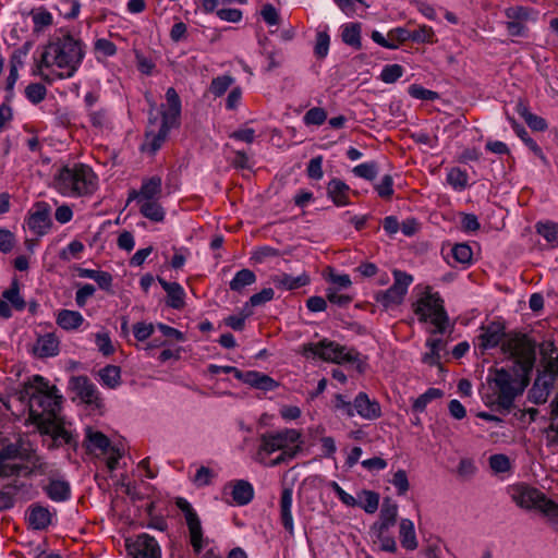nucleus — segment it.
Listing matches in <instances>:
<instances>
[{
    "label": "nucleus",
    "instance_id": "obj_21",
    "mask_svg": "<svg viewBox=\"0 0 558 558\" xmlns=\"http://www.w3.org/2000/svg\"><path fill=\"white\" fill-rule=\"evenodd\" d=\"M398 517V505L390 498H385L380 512L379 520L375 522L372 529L389 530L397 522Z\"/></svg>",
    "mask_w": 558,
    "mask_h": 558
},
{
    "label": "nucleus",
    "instance_id": "obj_52",
    "mask_svg": "<svg viewBox=\"0 0 558 558\" xmlns=\"http://www.w3.org/2000/svg\"><path fill=\"white\" fill-rule=\"evenodd\" d=\"M330 45V37L326 32H318L316 35V43L314 53L317 58H325L328 54Z\"/></svg>",
    "mask_w": 558,
    "mask_h": 558
},
{
    "label": "nucleus",
    "instance_id": "obj_39",
    "mask_svg": "<svg viewBox=\"0 0 558 558\" xmlns=\"http://www.w3.org/2000/svg\"><path fill=\"white\" fill-rule=\"evenodd\" d=\"M99 377L104 386L114 389L121 384V371L116 365H107L99 371Z\"/></svg>",
    "mask_w": 558,
    "mask_h": 558
},
{
    "label": "nucleus",
    "instance_id": "obj_43",
    "mask_svg": "<svg viewBox=\"0 0 558 558\" xmlns=\"http://www.w3.org/2000/svg\"><path fill=\"white\" fill-rule=\"evenodd\" d=\"M468 173L460 168H452L447 174V182L456 190L463 191L468 186Z\"/></svg>",
    "mask_w": 558,
    "mask_h": 558
},
{
    "label": "nucleus",
    "instance_id": "obj_48",
    "mask_svg": "<svg viewBox=\"0 0 558 558\" xmlns=\"http://www.w3.org/2000/svg\"><path fill=\"white\" fill-rule=\"evenodd\" d=\"M46 95L47 89L40 83H32L25 88L26 98L34 105L41 102Z\"/></svg>",
    "mask_w": 558,
    "mask_h": 558
},
{
    "label": "nucleus",
    "instance_id": "obj_11",
    "mask_svg": "<svg viewBox=\"0 0 558 558\" xmlns=\"http://www.w3.org/2000/svg\"><path fill=\"white\" fill-rule=\"evenodd\" d=\"M507 21L505 22L507 32L510 36L527 37L529 22H534L537 12L527 7H510L505 10Z\"/></svg>",
    "mask_w": 558,
    "mask_h": 558
},
{
    "label": "nucleus",
    "instance_id": "obj_55",
    "mask_svg": "<svg viewBox=\"0 0 558 558\" xmlns=\"http://www.w3.org/2000/svg\"><path fill=\"white\" fill-rule=\"evenodd\" d=\"M390 483L396 487L397 493H398L399 496L405 495L407 492L410 488L408 475H407V472L404 470H398L393 474Z\"/></svg>",
    "mask_w": 558,
    "mask_h": 558
},
{
    "label": "nucleus",
    "instance_id": "obj_49",
    "mask_svg": "<svg viewBox=\"0 0 558 558\" xmlns=\"http://www.w3.org/2000/svg\"><path fill=\"white\" fill-rule=\"evenodd\" d=\"M402 75L403 68L400 64H388L384 66L380 73V80L384 83L392 84L397 82Z\"/></svg>",
    "mask_w": 558,
    "mask_h": 558
},
{
    "label": "nucleus",
    "instance_id": "obj_41",
    "mask_svg": "<svg viewBox=\"0 0 558 558\" xmlns=\"http://www.w3.org/2000/svg\"><path fill=\"white\" fill-rule=\"evenodd\" d=\"M372 532L376 537V542L379 543L381 550L388 553H395L397 550V543L393 536L389 534V530L372 529Z\"/></svg>",
    "mask_w": 558,
    "mask_h": 558
},
{
    "label": "nucleus",
    "instance_id": "obj_61",
    "mask_svg": "<svg viewBox=\"0 0 558 558\" xmlns=\"http://www.w3.org/2000/svg\"><path fill=\"white\" fill-rule=\"evenodd\" d=\"M275 296V291L272 288H264L262 291L253 294L250 298V304L253 307L262 306L267 302L271 301Z\"/></svg>",
    "mask_w": 558,
    "mask_h": 558
},
{
    "label": "nucleus",
    "instance_id": "obj_59",
    "mask_svg": "<svg viewBox=\"0 0 558 558\" xmlns=\"http://www.w3.org/2000/svg\"><path fill=\"white\" fill-rule=\"evenodd\" d=\"M409 94L413 98L421 99V100H432L433 101L439 97L436 92L424 88L423 86L415 85V84L410 86Z\"/></svg>",
    "mask_w": 558,
    "mask_h": 558
},
{
    "label": "nucleus",
    "instance_id": "obj_8",
    "mask_svg": "<svg viewBox=\"0 0 558 558\" xmlns=\"http://www.w3.org/2000/svg\"><path fill=\"white\" fill-rule=\"evenodd\" d=\"M509 495L517 506L526 510H538L550 519L558 518V504L548 499L544 493L526 484L509 487Z\"/></svg>",
    "mask_w": 558,
    "mask_h": 558
},
{
    "label": "nucleus",
    "instance_id": "obj_13",
    "mask_svg": "<svg viewBox=\"0 0 558 558\" xmlns=\"http://www.w3.org/2000/svg\"><path fill=\"white\" fill-rule=\"evenodd\" d=\"M26 225L27 228L38 236L47 234L52 226L51 208L49 204L46 202H37L28 211Z\"/></svg>",
    "mask_w": 558,
    "mask_h": 558
},
{
    "label": "nucleus",
    "instance_id": "obj_31",
    "mask_svg": "<svg viewBox=\"0 0 558 558\" xmlns=\"http://www.w3.org/2000/svg\"><path fill=\"white\" fill-rule=\"evenodd\" d=\"M45 492L51 500L57 502L68 500L71 495L70 484L59 478H51L45 487Z\"/></svg>",
    "mask_w": 558,
    "mask_h": 558
},
{
    "label": "nucleus",
    "instance_id": "obj_19",
    "mask_svg": "<svg viewBox=\"0 0 558 558\" xmlns=\"http://www.w3.org/2000/svg\"><path fill=\"white\" fill-rule=\"evenodd\" d=\"M162 192V181L160 177H150L143 180L140 191H132L129 199H137V202L159 199Z\"/></svg>",
    "mask_w": 558,
    "mask_h": 558
},
{
    "label": "nucleus",
    "instance_id": "obj_40",
    "mask_svg": "<svg viewBox=\"0 0 558 558\" xmlns=\"http://www.w3.org/2000/svg\"><path fill=\"white\" fill-rule=\"evenodd\" d=\"M536 231L553 246H558V223L546 221L537 222Z\"/></svg>",
    "mask_w": 558,
    "mask_h": 558
},
{
    "label": "nucleus",
    "instance_id": "obj_18",
    "mask_svg": "<svg viewBox=\"0 0 558 558\" xmlns=\"http://www.w3.org/2000/svg\"><path fill=\"white\" fill-rule=\"evenodd\" d=\"M353 412L364 420L374 421L381 416V407L377 400H371L365 392H359L353 400Z\"/></svg>",
    "mask_w": 558,
    "mask_h": 558
},
{
    "label": "nucleus",
    "instance_id": "obj_33",
    "mask_svg": "<svg viewBox=\"0 0 558 558\" xmlns=\"http://www.w3.org/2000/svg\"><path fill=\"white\" fill-rule=\"evenodd\" d=\"M28 523L35 530H45L51 523V513L47 508L33 507L28 513Z\"/></svg>",
    "mask_w": 558,
    "mask_h": 558
},
{
    "label": "nucleus",
    "instance_id": "obj_36",
    "mask_svg": "<svg viewBox=\"0 0 558 558\" xmlns=\"http://www.w3.org/2000/svg\"><path fill=\"white\" fill-rule=\"evenodd\" d=\"M31 17L34 24L33 31L35 33L44 32L45 28L51 26L53 23L52 14L44 8L32 10Z\"/></svg>",
    "mask_w": 558,
    "mask_h": 558
},
{
    "label": "nucleus",
    "instance_id": "obj_56",
    "mask_svg": "<svg viewBox=\"0 0 558 558\" xmlns=\"http://www.w3.org/2000/svg\"><path fill=\"white\" fill-rule=\"evenodd\" d=\"M95 343L99 352L106 356L114 352V347L108 332H97L95 335Z\"/></svg>",
    "mask_w": 558,
    "mask_h": 558
},
{
    "label": "nucleus",
    "instance_id": "obj_7",
    "mask_svg": "<svg viewBox=\"0 0 558 558\" xmlns=\"http://www.w3.org/2000/svg\"><path fill=\"white\" fill-rule=\"evenodd\" d=\"M414 313L421 323L430 322L435 326L433 333H445L449 327L444 300L438 292H432L429 288L414 304Z\"/></svg>",
    "mask_w": 558,
    "mask_h": 558
},
{
    "label": "nucleus",
    "instance_id": "obj_14",
    "mask_svg": "<svg viewBox=\"0 0 558 558\" xmlns=\"http://www.w3.org/2000/svg\"><path fill=\"white\" fill-rule=\"evenodd\" d=\"M23 457L21 448L16 445H8L0 452V475L12 476L20 475L27 468L23 465Z\"/></svg>",
    "mask_w": 558,
    "mask_h": 558
},
{
    "label": "nucleus",
    "instance_id": "obj_24",
    "mask_svg": "<svg viewBox=\"0 0 558 558\" xmlns=\"http://www.w3.org/2000/svg\"><path fill=\"white\" fill-rule=\"evenodd\" d=\"M428 352L422 356V362L428 366H438L441 368V351L445 350L446 343L439 338H428L425 342Z\"/></svg>",
    "mask_w": 558,
    "mask_h": 558
},
{
    "label": "nucleus",
    "instance_id": "obj_10",
    "mask_svg": "<svg viewBox=\"0 0 558 558\" xmlns=\"http://www.w3.org/2000/svg\"><path fill=\"white\" fill-rule=\"evenodd\" d=\"M392 276V286L375 294V301L386 310L398 306L403 302L408 289L414 280L412 275L399 269H393Z\"/></svg>",
    "mask_w": 558,
    "mask_h": 558
},
{
    "label": "nucleus",
    "instance_id": "obj_34",
    "mask_svg": "<svg viewBox=\"0 0 558 558\" xmlns=\"http://www.w3.org/2000/svg\"><path fill=\"white\" fill-rule=\"evenodd\" d=\"M553 385L537 377L529 391V399L535 404H542L547 401V398L553 389Z\"/></svg>",
    "mask_w": 558,
    "mask_h": 558
},
{
    "label": "nucleus",
    "instance_id": "obj_5",
    "mask_svg": "<svg viewBox=\"0 0 558 558\" xmlns=\"http://www.w3.org/2000/svg\"><path fill=\"white\" fill-rule=\"evenodd\" d=\"M98 186V177L83 163L64 166L53 177V187L65 197L92 195Z\"/></svg>",
    "mask_w": 558,
    "mask_h": 558
},
{
    "label": "nucleus",
    "instance_id": "obj_3",
    "mask_svg": "<svg viewBox=\"0 0 558 558\" xmlns=\"http://www.w3.org/2000/svg\"><path fill=\"white\" fill-rule=\"evenodd\" d=\"M24 395L28 397L29 417L40 432L69 441L68 433L57 424L62 397L56 387L49 386L44 377L35 375L25 387Z\"/></svg>",
    "mask_w": 558,
    "mask_h": 558
},
{
    "label": "nucleus",
    "instance_id": "obj_20",
    "mask_svg": "<svg viewBox=\"0 0 558 558\" xmlns=\"http://www.w3.org/2000/svg\"><path fill=\"white\" fill-rule=\"evenodd\" d=\"M158 282L167 293V305L173 310H181L185 305V291L178 282H168L158 278Z\"/></svg>",
    "mask_w": 558,
    "mask_h": 558
},
{
    "label": "nucleus",
    "instance_id": "obj_58",
    "mask_svg": "<svg viewBox=\"0 0 558 558\" xmlns=\"http://www.w3.org/2000/svg\"><path fill=\"white\" fill-rule=\"evenodd\" d=\"M59 4L66 19H75L80 14L81 3L78 0H59Z\"/></svg>",
    "mask_w": 558,
    "mask_h": 558
},
{
    "label": "nucleus",
    "instance_id": "obj_4",
    "mask_svg": "<svg viewBox=\"0 0 558 558\" xmlns=\"http://www.w3.org/2000/svg\"><path fill=\"white\" fill-rule=\"evenodd\" d=\"M301 432L294 428L268 433L262 437L259 449L254 459L269 468L287 464L301 452Z\"/></svg>",
    "mask_w": 558,
    "mask_h": 558
},
{
    "label": "nucleus",
    "instance_id": "obj_1",
    "mask_svg": "<svg viewBox=\"0 0 558 558\" xmlns=\"http://www.w3.org/2000/svg\"><path fill=\"white\" fill-rule=\"evenodd\" d=\"M501 351L511 365L509 368L501 367L495 371L494 403L509 411L515 397L521 395L530 384V376L536 361V344L526 335L513 333L502 343Z\"/></svg>",
    "mask_w": 558,
    "mask_h": 558
},
{
    "label": "nucleus",
    "instance_id": "obj_26",
    "mask_svg": "<svg viewBox=\"0 0 558 558\" xmlns=\"http://www.w3.org/2000/svg\"><path fill=\"white\" fill-rule=\"evenodd\" d=\"M56 322L63 330L74 331L83 325L85 319L77 311L61 310L57 313Z\"/></svg>",
    "mask_w": 558,
    "mask_h": 558
},
{
    "label": "nucleus",
    "instance_id": "obj_6",
    "mask_svg": "<svg viewBox=\"0 0 558 558\" xmlns=\"http://www.w3.org/2000/svg\"><path fill=\"white\" fill-rule=\"evenodd\" d=\"M167 109L162 111V121L158 132L148 130L145 134V141L142 150L150 154L156 153L166 141L169 131L178 126L181 113V100L173 87L166 92Z\"/></svg>",
    "mask_w": 558,
    "mask_h": 558
},
{
    "label": "nucleus",
    "instance_id": "obj_47",
    "mask_svg": "<svg viewBox=\"0 0 558 558\" xmlns=\"http://www.w3.org/2000/svg\"><path fill=\"white\" fill-rule=\"evenodd\" d=\"M233 78L229 75H221L218 77H215L209 86V90L213 95L216 97L222 96L228 88L232 85Z\"/></svg>",
    "mask_w": 558,
    "mask_h": 558
},
{
    "label": "nucleus",
    "instance_id": "obj_35",
    "mask_svg": "<svg viewBox=\"0 0 558 558\" xmlns=\"http://www.w3.org/2000/svg\"><path fill=\"white\" fill-rule=\"evenodd\" d=\"M140 213L147 219L160 222L165 219V209L159 204V199L138 202Z\"/></svg>",
    "mask_w": 558,
    "mask_h": 558
},
{
    "label": "nucleus",
    "instance_id": "obj_53",
    "mask_svg": "<svg viewBox=\"0 0 558 558\" xmlns=\"http://www.w3.org/2000/svg\"><path fill=\"white\" fill-rule=\"evenodd\" d=\"M364 500L359 502L357 506L364 509L367 513H374L379 506V494L372 490H363Z\"/></svg>",
    "mask_w": 558,
    "mask_h": 558
},
{
    "label": "nucleus",
    "instance_id": "obj_63",
    "mask_svg": "<svg viewBox=\"0 0 558 558\" xmlns=\"http://www.w3.org/2000/svg\"><path fill=\"white\" fill-rule=\"evenodd\" d=\"M96 289L90 283L81 286L75 293V303L78 307H84L87 300L94 295Z\"/></svg>",
    "mask_w": 558,
    "mask_h": 558
},
{
    "label": "nucleus",
    "instance_id": "obj_54",
    "mask_svg": "<svg viewBox=\"0 0 558 558\" xmlns=\"http://www.w3.org/2000/svg\"><path fill=\"white\" fill-rule=\"evenodd\" d=\"M230 490V495L232 496V501L238 506L244 505V480H239L235 482L233 486L231 484L225 486L223 494L228 495V490Z\"/></svg>",
    "mask_w": 558,
    "mask_h": 558
},
{
    "label": "nucleus",
    "instance_id": "obj_22",
    "mask_svg": "<svg viewBox=\"0 0 558 558\" xmlns=\"http://www.w3.org/2000/svg\"><path fill=\"white\" fill-rule=\"evenodd\" d=\"M350 186L340 179H332L327 184V195L338 206H347L349 201Z\"/></svg>",
    "mask_w": 558,
    "mask_h": 558
},
{
    "label": "nucleus",
    "instance_id": "obj_60",
    "mask_svg": "<svg viewBox=\"0 0 558 558\" xmlns=\"http://www.w3.org/2000/svg\"><path fill=\"white\" fill-rule=\"evenodd\" d=\"M489 465L496 473H504L510 470V460L505 454H493L489 458Z\"/></svg>",
    "mask_w": 558,
    "mask_h": 558
},
{
    "label": "nucleus",
    "instance_id": "obj_51",
    "mask_svg": "<svg viewBox=\"0 0 558 558\" xmlns=\"http://www.w3.org/2000/svg\"><path fill=\"white\" fill-rule=\"evenodd\" d=\"M393 179L390 174L384 175L380 181L375 184L374 189L378 196L384 199H389L393 194Z\"/></svg>",
    "mask_w": 558,
    "mask_h": 558
},
{
    "label": "nucleus",
    "instance_id": "obj_15",
    "mask_svg": "<svg viewBox=\"0 0 558 558\" xmlns=\"http://www.w3.org/2000/svg\"><path fill=\"white\" fill-rule=\"evenodd\" d=\"M126 549L133 558H161L157 541L148 535L141 534L134 541H126Z\"/></svg>",
    "mask_w": 558,
    "mask_h": 558
},
{
    "label": "nucleus",
    "instance_id": "obj_38",
    "mask_svg": "<svg viewBox=\"0 0 558 558\" xmlns=\"http://www.w3.org/2000/svg\"><path fill=\"white\" fill-rule=\"evenodd\" d=\"M444 397V391L438 388H428L424 393L418 396L413 404L412 410L417 413H422L425 411L428 403L433 400L440 399Z\"/></svg>",
    "mask_w": 558,
    "mask_h": 558
},
{
    "label": "nucleus",
    "instance_id": "obj_9",
    "mask_svg": "<svg viewBox=\"0 0 558 558\" xmlns=\"http://www.w3.org/2000/svg\"><path fill=\"white\" fill-rule=\"evenodd\" d=\"M304 351L318 356L323 361L337 364L353 363L359 356V352L355 350L348 349L345 345H341L328 339H323L316 343L304 344Z\"/></svg>",
    "mask_w": 558,
    "mask_h": 558
},
{
    "label": "nucleus",
    "instance_id": "obj_12",
    "mask_svg": "<svg viewBox=\"0 0 558 558\" xmlns=\"http://www.w3.org/2000/svg\"><path fill=\"white\" fill-rule=\"evenodd\" d=\"M175 506L184 514L193 549L197 554L201 553L203 549V530L197 513L193 509L192 505L183 497H178L175 499Z\"/></svg>",
    "mask_w": 558,
    "mask_h": 558
},
{
    "label": "nucleus",
    "instance_id": "obj_23",
    "mask_svg": "<svg viewBox=\"0 0 558 558\" xmlns=\"http://www.w3.org/2000/svg\"><path fill=\"white\" fill-rule=\"evenodd\" d=\"M85 440L87 442V449L90 452L99 451V453H107L109 449L114 451L110 447L109 438L99 430L92 427L85 429Z\"/></svg>",
    "mask_w": 558,
    "mask_h": 558
},
{
    "label": "nucleus",
    "instance_id": "obj_30",
    "mask_svg": "<svg viewBox=\"0 0 558 558\" xmlns=\"http://www.w3.org/2000/svg\"><path fill=\"white\" fill-rule=\"evenodd\" d=\"M399 538L401 546L407 550H415L418 542L415 534L414 523L410 519H402L399 524Z\"/></svg>",
    "mask_w": 558,
    "mask_h": 558
},
{
    "label": "nucleus",
    "instance_id": "obj_62",
    "mask_svg": "<svg viewBox=\"0 0 558 558\" xmlns=\"http://www.w3.org/2000/svg\"><path fill=\"white\" fill-rule=\"evenodd\" d=\"M306 172L308 178L313 180H320L324 175L323 172V156H316L307 163Z\"/></svg>",
    "mask_w": 558,
    "mask_h": 558
},
{
    "label": "nucleus",
    "instance_id": "obj_42",
    "mask_svg": "<svg viewBox=\"0 0 558 558\" xmlns=\"http://www.w3.org/2000/svg\"><path fill=\"white\" fill-rule=\"evenodd\" d=\"M217 477V472L208 466L202 465L197 469L194 477L192 478L193 484L196 487H205L213 484V481Z\"/></svg>",
    "mask_w": 558,
    "mask_h": 558
},
{
    "label": "nucleus",
    "instance_id": "obj_45",
    "mask_svg": "<svg viewBox=\"0 0 558 558\" xmlns=\"http://www.w3.org/2000/svg\"><path fill=\"white\" fill-rule=\"evenodd\" d=\"M411 40L417 44H432L434 43V31L430 26H420L415 29H410Z\"/></svg>",
    "mask_w": 558,
    "mask_h": 558
},
{
    "label": "nucleus",
    "instance_id": "obj_17",
    "mask_svg": "<svg viewBox=\"0 0 558 558\" xmlns=\"http://www.w3.org/2000/svg\"><path fill=\"white\" fill-rule=\"evenodd\" d=\"M74 389L82 402L92 409H101L102 398L97 387L86 377H77L74 380Z\"/></svg>",
    "mask_w": 558,
    "mask_h": 558
},
{
    "label": "nucleus",
    "instance_id": "obj_46",
    "mask_svg": "<svg viewBox=\"0 0 558 558\" xmlns=\"http://www.w3.org/2000/svg\"><path fill=\"white\" fill-rule=\"evenodd\" d=\"M2 296L3 300L11 303L16 310L21 311L25 307V302L20 295L19 284L16 281H13L12 286L8 290L3 291Z\"/></svg>",
    "mask_w": 558,
    "mask_h": 558
},
{
    "label": "nucleus",
    "instance_id": "obj_27",
    "mask_svg": "<svg viewBox=\"0 0 558 558\" xmlns=\"http://www.w3.org/2000/svg\"><path fill=\"white\" fill-rule=\"evenodd\" d=\"M246 385L265 392L275 390L279 387V383L277 380L257 371L246 372Z\"/></svg>",
    "mask_w": 558,
    "mask_h": 558
},
{
    "label": "nucleus",
    "instance_id": "obj_25",
    "mask_svg": "<svg viewBox=\"0 0 558 558\" xmlns=\"http://www.w3.org/2000/svg\"><path fill=\"white\" fill-rule=\"evenodd\" d=\"M274 284L281 290H295L310 283V277L305 272L293 277L289 274H280L272 277Z\"/></svg>",
    "mask_w": 558,
    "mask_h": 558
},
{
    "label": "nucleus",
    "instance_id": "obj_37",
    "mask_svg": "<svg viewBox=\"0 0 558 558\" xmlns=\"http://www.w3.org/2000/svg\"><path fill=\"white\" fill-rule=\"evenodd\" d=\"M342 40L355 48L361 49V25L359 23H348L342 26Z\"/></svg>",
    "mask_w": 558,
    "mask_h": 558
},
{
    "label": "nucleus",
    "instance_id": "obj_44",
    "mask_svg": "<svg viewBox=\"0 0 558 558\" xmlns=\"http://www.w3.org/2000/svg\"><path fill=\"white\" fill-rule=\"evenodd\" d=\"M355 177L373 181L378 173V167L375 161L364 162L355 166L352 170Z\"/></svg>",
    "mask_w": 558,
    "mask_h": 558
},
{
    "label": "nucleus",
    "instance_id": "obj_29",
    "mask_svg": "<svg viewBox=\"0 0 558 558\" xmlns=\"http://www.w3.org/2000/svg\"><path fill=\"white\" fill-rule=\"evenodd\" d=\"M292 495L291 488H283L280 497V514L283 527L290 533H293V517H292Z\"/></svg>",
    "mask_w": 558,
    "mask_h": 558
},
{
    "label": "nucleus",
    "instance_id": "obj_64",
    "mask_svg": "<svg viewBox=\"0 0 558 558\" xmlns=\"http://www.w3.org/2000/svg\"><path fill=\"white\" fill-rule=\"evenodd\" d=\"M84 251V244L81 241L74 240L68 244L60 253V258L69 260L71 257H77Z\"/></svg>",
    "mask_w": 558,
    "mask_h": 558
},
{
    "label": "nucleus",
    "instance_id": "obj_28",
    "mask_svg": "<svg viewBox=\"0 0 558 558\" xmlns=\"http://www.w3.org/2000/svg\"><path fill=\"white\" fill-rule=\"evenodd\" d=\"M34 352L40 357L54 356L59 352V340L53 333L40 336L34 347Z\"/></svg>",
    "mask_w": 558,
    "mask_h": 558
},
{
    "label": "nucleus",
    "instance_id": "obj_32",
    "mask_svg": "<svg viewBox=\"0 0 558 558\" xmlns=\"http://www.w3.org/2000/svg\"><path fill=\"white\" fill-rule=\"evenodd\" d=\"M260 52L266 56L268 64L266 71H271L279 66L282 61V52L279 49H275L267 37L259 39Z\"/></svg>",
    "mask_w": 558,
    "mask_h": 558
},
{
    "label": "nucleus",
    "instance_id": "obj_50",
    "mask_svg": "<svg viewBox=\"0 0 558 558\" xmlns=\"http://www.w3.org/2000/svg\"><path fill=\"white\" fill-rule=\"evenodd\" d=\"M327 119V112L325 109L314 107L310 109L303 117V121L306 125H322Z\"/></svg>",
    "mask_w": 558,
    "mask_h": 558
},
{
    "label": "nucleus",
    "instance_id": "obj_2",
    "mask_svg": "<svg viewBox=\"0 0 558 558\" xmlns=\"http://www.w3.org/2000/svg\"><path fill=\"white\" fill-rule=\"evenodd\" d=\"M86 56V45L69 31L60 29L43 47L36 60L34 75L52 84L73 77Z\"/></svg>",
    "mask_w": 558,
    "mask_h": 558
},
{
    "label": "nucleus",
    "instance_id": "obj_16",
    "mask_svg": "<svg viewBox=\"0 0 558 558\" xmlns=\"http://www.w3.org/2000/svg\"><path fill=\"white\" fill-rule=\"evenodd\" d=\"M505 326L498 322H492L481 327V333L477 336L478 348L482 352L494 349L500 343L502 344L508 338H505Z\"/></svg>",
    "mask_w": 558,
    "mask_h": 558
},
{
    "label": "nucleus",
    "instance_id": "obj_57",
    "mask_svg": "<svg viewBox=\"0 0 558 558\" xmlns=\"http://www.w3.org/2000/svg\"><path fill=\"white\" fill-rule=\"evenodd\" d=\"M451 252L453 258L461 264H468L472 259V250L468 244H456Z\"/></svg>",
    "mask_w": 558,
    "mask_h": 558
}]
</instances>
